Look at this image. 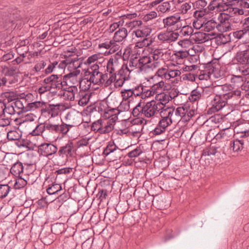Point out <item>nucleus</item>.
Wrapping results in <instances>:
<instances>
[{
    "label": "nucleus",
    "instance_id": "nucleus-1",
    "mask_svg": "<svg viewBox=\"0 0 249 249\" xmlns=\"http://www.w3.org/2000/svg\"><path fill=\"white\" fill-rule=\"evenodd\" d=\"M231 2H226L225 0H219V20H224L225 30L230 27L229 19L232 15L237 14L242 15L245 13L242 8H233Z\"/></svg>",
    "mask_w": 249,
    "mask_h": 249
},
{
    "label": "nucleus",
    "instance_id": "nucleus-2",
    "mask_svg": "<svg viewBox=\"0 0 249 249\" xmlns=\"http://www.w3.org/2000/svg\"><path fill=\"white\" fill-rule=\"evenodd\" d=\"M151 31V29L147 26L140 27L139 29L133 31V35L141 39L136 43V46L143 48L149 46L152 43V40L149 38H147V36L150 35Z\"/></svg>",
    "mask_w": 249,
    "mask_h": 249
},
{
    "label": "nucleus",
    "instance_id": "nucleus-3",
    "mask_svg": "<svg viewBox=\"0 0 249 249\" xmlns=\"http://www.w3.org/2000/svg\"><path fill=\"white\" fill-rule=\"evenodd\" d=\"M193 38L198 44L202 43L210 40L211 44L213 47L216 49L218 47V34L215 32L206 34L197 32L193 34Z\"/></svg>",
    "mask_w": 249,
    "mask_h": 249
},
{
    "label": "nucleus",
    "instance_id": "nucleus-4",
    "mask_svg": "<svg viewBox=\"0 0 249 249\" xmlns=\"http://www.w3.org/2000/svg\"><path fill=\"white\" fill-rule=\"evenodd\" d=\"M163 103L152 100L146 103H144L143 116L147 118H151L156 115L163 107Z\"/></svg>",
    "mask_w": 249,
    "mask_h": 249
},
{
    "label": "nucleus",
    "instance_id": "nucleus-5",
    "mask_svg": "<svg viewBox=\"0 0 249 249\" xmlns=\"http://www.w3.org/2000/svg\"><path fill=\"white\" fill-rule=\"evenodd\" d=\"M164 27L168 31L175 32L182 27L180 16L178 14L170 16L163 19Z\"/></svg>",
    "mask_w": 249,
    "mask_h": 249
},
{
    "label": "nucleus",
    "instance_id": "nucleus-6",
    "mask_svg": "<svg viewBox=\"0 0 249 249\" xmlns=\"http://www.w3.org/2000/svg\"><path fill=\"white\" fill-rule=\"evenodd\" d=\"M219 111L226 105V101L233 97V91L231 86L230 85L224 84L219 85Z\"/></svg>",
    "mask_w": 249,
    "mask_h": 249
},
{
    "label": "nucleus",
    "instance_id": "nucleus-7",
    "mask_svg": "<svg viewBox=\"0 0 249 249\" xmlns=\"http://www.w3.org/2000/svg\"><path fill=\"white\" fill-rule=\"evenodd\" d=\"M114 122V121H107V123H105L100 119L92 123L91 129L101 134H107L113 129Z\"/></svg>",
    "mask_w": 249,
    "mask_h": 249
},
{
    "label": "nucleus",
    "instance_id": "nucleus-8",
    "mask_svg": "<svg viewBox=\"0 0 249 249\" xmlns=\"http://www.w3.org/2000/svg\"><path fill=\"white\" fill-rule=\"evenodd\" d=\"M218 12V0H213L208 6V9H204L196 11L194 16L196 18L199 19L204 17L207 13L216 15Z\"/></svg>",
    "mask_w": 249,
    "mask_h": 249
},
{
    "label": "nucleus",
    "instance_id": "nucleus-9",
    "mask_svg": "<svg viewBox=\"0 0 249 249\" xmlns=\"http://www.w3.org/2000/svg\"><path fill=\"white\" fill-rule=\"evenodd\" d=\"M205 69L209 78L216 83L218 81V58L213 57L206 64Z\"/></svg>",
    "mask_w": 249,
    "mask_h": 249
},
{
    "label": "nucleus",
    "instance_id": "nucleus-10",
    "mask_svg": "<svg viewBox=\"0 0 249 249\" xmlns=\"http://www.w3.org/2000/svg\"><path fill=\"white\" fill-rule=\"evenodd\" d=\"M219 46L222 44H226L229 43L231 40L230 34L227 32L231 29V26L227 30L224 29V20L220 19L219 20Z\"/></svg>",
    "mask_w": 249,
    "mask_h": 249
},
{
    "label": "nucleus",
    "instance_id": "nucleus-11",
    "mask_svg": "<svg viewBox=\"0 0 249 249\" xmlns=\"http://www.w3.org/2000/svg\"><path fill=\"white\" fill-rule=\"evenodd\" d=\"M56 146L51 143H43L38 147V151L42 156L48 157L55 154L57 151Z\"/></svg>",
    "mask_w": 249,
    "mask_h": 249
},
{
    "label": "nucleus",
    "instance_id": "nucleus-12",
    "mask_svg": "<svg viewBox=\"0 0 249 249\" xmlns=\"http://www.w3.org/2000/svg\"><path fill=\"white\" fill-rule=\"evenodd\" d=\"M163 108L160 111V114L161 119L160 120V124L163 125L164 127L168 126L171 124L170 118H171L173 112L172 107H167L163 104Z\"/></svg>",
    "mask_w": 249,
    "mask_h": 249
},
{
    "label": "nucleus",
    "instance_id": "nucleus-13",
    "mask_svg": "<svg viewBox=\"0 0 249 249\" xmlns=\"http://www.w3.org/2000/svg\"><path fill=\"white\" fill-rule=\"evenodd\" d=\"M126 71L127 72H130L132 70H129L128 68L127 65H123L121 69L120 70L119 73L116 74V77L114 81V86L116 88H119L122 87L124 81L128 80V77H126L124 74V71Z\"/></svg>",
    "mask_w": 249,
    "mask_h": 249
},
{
    "label": "nucleus",
    "instance_id": "nucleus-14",
    "mask_svg": "<svg viewBox=\"0 0 249 249\" xmlns=\"http://www.w3.org/2000/svg\"><path fill=\"white\" fill-rule=\"evenodd\" d=\"M158 39L162 43H170L175 41L178 39V35L176 32L170 31L162 32L158 35Z\"/></svg>",
    "mask_w": 249,
    "mask_h": 249
},
{
    "label": "nucleus",
    "instance_id": "nucleus-15",
    "mask_svg": "<svg viewBox=\"0 0 249 249\" xmlns=\"http://www.w3.org/2000/svg\"><path fill=\"white\" fill-rule=\"evenodd\" d=\"M141 66V71H145L147 68H155L158 62H153L150 54L148 56H143L139 58Z\"/></svg>",
    "mask_w": 249,
    "mask_h": 249
},
{
    "label": "nucleus",
    "instance_id": "nucleus-16",
    "mask_svg": "<svg viewBox=\"0 0 249 249\" xmlns=\"http://www.w3.org/2000/svg\"><path fill=\"white\" fill-rule=\"evenodd\" d=\"M172 112L173 114L170 118L171 124L172 123H178L179 122L183 116H185V112H186V109L183 107H179L176 109L173 106H172Z\"/></svg>",
    "mask_w": 249,
    "mask_h": 249
},
{
    "label": "nucleus",
    "instance_id": "nucleus-17",
    "mask_svg": "<svg viewBox=\"0 0 249 249\" xmlns=\"http://www.w3.org/2000/svg\"><path fill=\"white\" fill-rule=\"evenodd\" d=\"M67 81L68 80L65 78L64 75L56 74L51 90L53 89H64L65 87L69 86Z\"/></svg>",
    "mask_w": 249,
    "mask_h": 249
},
{
    "label": "nucleus",
    "instance_id": "nucleus-18",
    "mask_svg": "<svg viewBox=\"0 0 249 249\" xmlns=\"http://www.w3.org/2000/svg\"><path fill=\"white\" fill-rule=\"evenodd\" d=\"M115 77V76H113V75H110L108 72L104 74L101 72L97 85L107 87L111 85L113 81H114Z\"/></svg>",
    "mask_w": 249,
    "mask_h": 249
},
{
    "label": "nucleus",
    "instance_id": "nucleus-19",
    "mask_svg": "<svg viewBox=\"0 0 249 249\" xmlns=\"http://www.w3.org/2000/svg\"><path fill=\"white\" fill-rule=\"evenodd\" d=\"M237 61L242 64H249V49L238 52L235 56Z\"/></svg>",
    "mask_w": 249,
    "mask_h": 249
},
{
    "label": "nucleus",
    "instance_id": "nucleus-20",
    "mask_svg": "<svg viewBox=\"0 0 249 249\" xmlns=\"http://www.w3.org/2000/svg\"><path fill=\"white\" fill-rule=\"evenodd\" d=\"M121 152V149L115 145L113 142H109L107 146L104 148L103 155L107 156L113 153H115L116 154L117 153L120 154Z\"/></svg>",
    "mask_w": 249,
    "mask_h": 249
},
{
    "label": "nucleus",
    "instance_id": "nucleus-21",
    "mask_svg": "<svg viewBox=\"0 0 249 249\" xmlns=\"http://www.w3.org/2000/svg\"><path fill=\"white\" fill-rule=\"evenodd\" d=\"M1 96L3 99V102L5 104H10L18 98V95L14 91H7L1 93Z\"/></svg>",
    "mask_w": 249,
    "mask_h": 249
},
{
    "label": "nucleus",
    "instance_id": "nucleus-22",
    "mask_svg": "<svg viewBox=\"0 0 249 249\" xmlns=\"http://www.w3.org/2000/svg\"><path fill=\"white\" fill-rule=\"evenodd\" d=\"M120 69H119V64L113 62V60H108L107 64V71L110 75L116 76V74L119 73Z\"/></svg>",
    "mask_w": 249,
    "mask_h": 249
},
{
    "label": "nucleus",
    "instance_id": "nucleus-23",
    "mask_svg": "<svg viewBox=\"0 0 249 249\" xmlns=\"http://www.w3.org/2000/svg\"><path fill=\"white\" fill-rule=\"evenodd\" d=\"M80 117L78 112L75 111H70L66 116V119L72 123L73 126L78 125L80 124Z\"/></svg>",
    "mask_w": 249,
    "mask_h": 249
},
{
    "label": "nucleus",
    "instance_id": "nucleus-24",
    "mask_svg": "<svg viewBox=\"0 0 249 249\" xmlns=\"http://www.w3.org/2000/svg\"><path fill=\"white\" fill-rule=\"evenodd\" d=\"M74 71L72 72L69 73L68 74L65 75V78L68 80V83L69 85L70 84H75L78 82L77 79V77L79 75L80 71L78 69H74Z\"/></svg>",
    "mask_w": 249,
    "mask_h": 249
},
{
    "label": "nucleus",
    "instance_id": "nucleus-25",
    "mask_svg": "<svg viewBox=\"0 0 249 249\" xmlns=\"http://www.w3.org/2000/svg\"><path fill=\"white\" fill-rule=\"evenodd\" d=\"M23 164L19 161L14 163L10 169V172L12 175L15 177H20V175L23 172Z\"/></svg>",
    "mask_w": 249,
    "mask_h": 249
},
{
    "label": "nucleus",
    "instance_id": "nucleus-26",
    "mask_svg": "<svg viewBox=\"0 0 249 249\" xmlns=\"http://www.w3.org/2000/svg\"><path fill=\"white\" fill-rule=\"evenodd\" d=\"M61 106L60 104H56L55 105L49 104L48 106L46 107V111L49 115H51V118L54 117L58 115Z\"/></svg>",
    "mask_w": 249,
    "mask_h": 249
},
{
    "label": "nucleus",
    "instance_id": "nucleus-27",
    "mask_svg": "<svg viewBox=\"0 0 249 249\" xmlns=\"http://www.w3.org/2000/svg\"><path fill=\"white\" fill-rule=\"evenodd\" d=\"M73 148V144L72 142H69L65 145L61 146L58 151V155L61 156L63 155L71 156V151Z\"/></svg>",
    "mask_w": 249,
    "mask_h": 249
},
{
    "label": "nucleus",
    "instance_id": "nucleus-28",
    "mask_svg": "<svg viewBox=\"0 0 249 249\" xmlns=\"http://www.w3.org/2000/svg\"><path fill=\"white\" fill-rule=\"evenodd\" d=\"M127 36V31L125 28H119L114 35V39L115 41L121 42L126 38Z\"/></svg>",
    "mask_w": 249,
    "mask_h": 249
},
{
    "label": "nucleus",
    "instance_id": "nucleus-29",
    "mask_svg": "<svg viewBox=\"0 0 249 249\" xmlns=\"http://www.w3.org/2000/svg\"><path fill=\"white\" fill-rule=\"evenodd\" d=\"M244 69H239V71H241ZM248 78L247 76H244L242 74V75H232L230 76L229 79L231 80V82L234 84H237V86H241L242 87V85H243L244 83V81L245 79Z\"/></svg>",
    "mask_w": 249,
    "mask_h": 249
},
{
    "label": "nucleus",
    "instance_id": "nucleus-30",
    "mask_svg": "<svg viewBox=\"0 0 249 249\" xmlns=\"http://www.w3.org/2000/svg\"><path fill=\"white\" fill-rule=\"evenodd\" d=\"M194 32V29L193 28L189 25L184 26L183 27H181L179 32L176 33L178 35V36H193Z\"/></svg>",
    "mask_w": 249,
    "mask_h": 249
},
{
    "label": "nucleus",
    "instance_id": "nucleus-31",
    "mask_svg": "<svg viewBox=\"0 0 249 249\" xmlns=\"http://www.w3.org/2000/svg\"><path fill=\"white\" fill-rule=\"evenodd\" d=\"M71 91L68 90L59 93L58 96L65 100L73 101L74 100L75 94L72 90V88H71Z\"/></svg>",
    "mask_w": 249,
    "mask_h": 249
},
{
    "label": "nucleus",
    "instance_id": "nucleus-32",
    "mask_svg": "<svg viewBox=\"0 0 249 249\" xmlns=\"http://www.w3.org/2000/svg\"><path fill=\"white\" fill-rule=\"evenodd\" d=\"M40 236L42 242L46 245H50L54 241L53 233H49L48 234H46L45 233L41 231L40 234Z\"/></svg>",
    "mask_w": 249,
    "mask_h": 249
},
{
    "label": "nucleus",
    "instance_id": "nucleus-33",
    "mask_svg": "<svg viewBox=\"0 0 249 249\" xmlns=\"http://www.w3.org/2000/svg\"><path fill=\"white\" fill-rule=\"evenodd\" d=\"M51 231L54 234H60L65 231V225L62 223L54 224L52 226Z\"/></svg>",
    "mask_w": 249,
    "mask_h": 249
},
{
    "label": "nucleus",
    "instance_id": "nucleus-34",
    "mask_svg": "<svg viewBox=\"0 0 249 249\" xmlns=\"http://www.w3.org/2000/svg\"><path fill=\"white\" fill-rule=\"evenodd\" d=\"M143 102H140L133 109L132 114L134 117H137L143 115Z\"/></svg>",
    "mask_w": 249,
    "mask_h": 249
},
{
    "label": "nucleus",
    "instance_id": "nucleus-35",
    "mask_svg": "<svg viewBox=\"0 0 249 249\" xmlns=\"http://www.w3.org/2000/svg\"><path fill=\"white\" fill-rule=\"evenodd\" d=\"M230 142L231 148H232L233 151L237 152L243 148L245 140L243 139L236 140L234 141L232 143H231V142Z\"/></svg>",
    "mask_w": 249,
    "mask_h": 249
},
{
    "label": "nucleus",
    "instance_id": "nucleus-36",
    "mask_svg": "<svg viewBox=\"0 0 249 249\" xmlns=\"http://www.w3.org/2000/svg\"><path fill=\"white\" fill-rule=\"evenodd\" d=\"M62 190V187L59 184H53L47 189V192L49 195H58Z\"/></svg>",
    "mask_w": 249,
    "mask_h": 249
},
{
    "label": "nucleus",
    "instance_id": "nucleus-37",
    "mask_svg": "<svg viewBox=\"0 0 249 249\" xmlns=\"http://www.w3.org/2000/svg\"><path fill=\"white\" fill-rule=\"evenodd\" d=\"M11 103L17 110V113L18 114H19L20 112L26 111L25 107H24L22 102L18 98Z\"/></svg>",
    "mask_w": 249,
    "mask_h": 249
},
{
    "label": "nucleus",
    "instance_id": "nucleus-38",
    "mask_svg": "<svg viewBox=\"0 0 249 249\" xmlns=\"http://www.w3.org/2000/svg\"><path fill=\"white\" fill-rule=\"evenodd\" d=\"M218 27V24L217 23L215 20H214L213 18L211 20L207 21L206 23H205L204 25V30L206 32H210L213 29H214L215 28Z\"/></svg>",
    "mask_w": 249,
    "mask_h": 249
},
{
    "label": "nucleus",
    "instance_id": "nucleus-39",
    "mask_svg": "<svg viewBox=\"0 0 249 249\" xmlns=\"http://www.w3.org/2000/svg\"><path fill=\"white\" fill-rule=\"evenodd\" d=\"M21 137L20 132L17 130H11L7 133V138L9 141L18 140Z\"/></svg>",
    "mask_w": 249,
    "mask_h": 249
},
{
    "label": "nucleus",
    "instance_id": "nucleus-40",
    "mask_svg": "<svg viewBox=\"0 0 249 249\" xmlns=\"http://www.w3.org/2000/svg\"><path fill=\"white\" fill-rule=\"evenodd\" d=\"M96 73L99 71V65L98 64V62H96L93 64L89 65V68L85 72V76H88V75L91 74L93 72Z\"/></svg>",
    "mask_w": 249,
    "mask_h": 249
},
{
    "label": "nucleus",
    "instance_id": "nucleus-41",
    "mask_svg": "<svg viewBox=\"0 0 249 249\" xmlns=\"http://www.w3.org/2000/svg\"><path fill=\"white\" fill-rule=\"evenodd\" d=\"M163 54L164 53L163 52L162 50L157 49L153 50V51L150 54V55L151 57L153 62H158L157 61L159 60V59L162 57Z\"/></svg>",
    "mask_w": 249,
    "mask_h": 249
},
{
    "label": "nucleus",
    "instance_id": "nucleus-42",
    "mask_svg": "<svg viewBox=\"0 0 249 249\" xmlns=\"http://www.w3.org/2000/svg\"><path fill=\"white\" fill-rule=\"evenodd\" d=\"M164 82L163 81H160L151 86L150 89L152 90L153 93H160L163 89H164Z\"/></svg>",
    "mask_w": 249,
    "mask_h": 249
},
{
    "label": "nucleus",
    "instance_id": "nucleus-43",
    "mask_svg": "<svg viewBox=\"0 0 249 249\" xmlns=\"http://www.w3.org/2000/svg\"><path fill=\"white\" fill-rule=\"evenodd\" d=\"M139 62V58L135 55H132L129 60V66L131 68H138L141 70V65Z\"/></svg>",
    "mask_w": 249,
    "mask_h": 249
},
{
    "label": "nucleus",
    "instance_id": "nucleus-44",
    "mask_svg": "<svg viewBox=\"0 0 249 249\" xmlns=\"http://www.w3.org/2000/svg\"><path fill=\"white\" fill-rule=\"evenodd\" d=\"M171 4L169 2H164L161 4L159 5L157 9L158 11H160L161 13H166L169 12L171 10Z\"/></svg>",
    "mask_w": 249,
    "mask_h": 249
},
{
    "label": "nucleus",
    "instance_id": "nucleus-45",
    "mask_svg": "<svg viewBox=\"0 0 249 249\" xmlns=\"http://www.w3.org/2000/svg\"><path fill=\"white\" fill-rule=\"evenodd\" d=\"M42 105L43 104L40 101L28 103L27 106L25 107V111H28L29 110H35L37 108L41 107Z\"/></svg>",
    "mask_w": 249,
    "mask_h": 249
},
{
    "label": "nucleus",
    "instance_id": "nucleus-46",
    "mask_svg": "<svg viewBox=\"0 0 249 249\" xmlns=\"http://www.w3.org/2000/svg\"><path fill=\"white\" fill-rule=\"evenodd\" d=\"M101 74V72L100 71L96 73H95L94 72L93 73H91V74L88 75V76H89V77H87V79L88 81L90 83H92L94 85H97L99 79L100 78Z\"/></svg>",
    "mask_w": 249,
    "mask_h": 249
},
{
    "label": "nucleus",
    "instance_id": "nucleus-47",
    "mask_svg": "<svg viewBox=\"0 0 249 249\" xmlns=\"http://www.w3.org/2000/svg\"><path fill=\"white\" fill-rule=\"evenodd\" d=\"M10 187L8 184H0V198L5 197L8 194Z\"/></svg>",
    "mask_w": 249,
    "mask_h": 249
},
{
    "label": "nucleus",
    "instance_id": "nucleus-48",
    "mask_svg": "<svg viewBox=\"0 0 249 249\" xmlns=\"http://www.w3.org/2000/svg\"><path fill=\"white\" fill-rule=\"evenodd\" d=\"M119 109H117L115 108L112 109V111L115 113V115L119 114L121 111H127L129 109V105L128 103H123L122 102L119 107H118Z\"/></svg>",
    "mask_w": 249,
    "mask_h": 249
},
{
    "label": "nucleus",
    "instance_id": "nucleus-49",
    "mask_svg": "<svg viewBox=\"0 0 249 249\" xmlns=\"http://www.w3.org/2000/svg\"><path fill=\"white\" fill-rule=\"evenodd\" d=\"M73 126V125L67 124L64 123H62L61 124H58V133H62V134H66L69 131L70 128Z\"/></svg>",
    "mask_w": 249,
    "mask_h": 249
},
{
    "label": "nucleus",
    "instance_id": "nucleus-50",
    "mask_svg": "<svg viewBox=\"0 0 249 249\" xmlns=\"http://www.w3.org/2000/svg\"><path fill=\"white\" fill-rule=\"evenodd\" d=\"M182 107H183L186 109L187 111L185 112V116H183V119L185 121L189 120L195 115V110L192 109H190L189 107L187 105H184Z\"/></svg>",
    "mask_w": 249,
    "mask_h": 249
},
{
    "label": "nucleus",
    "instance_id": "nucleus-51",
    "mask_svg": "<svg viewBox=\"0 0 249 249\" xmlns=\"http://www.w3.org/2000/svg\"><path fill=\"white\" fill-rule=\"evenodd\" d=\"M229 76L228 67L226 65L221 66L219 70V77H223L226 80L227 79H229Z\"/></svg>",
    "mask_w": 249,
    "mask_h": 249
},
{
    "label": "nucleus",
    "instance_id": "nucleus-52",
    "mask_svg": "<svg viewBox=\"0 0 249 249\" xmlns=\"http://www.w3.org/2000/svg\"><path fill=\"white\" fill-rule=\"evenodd\" d=\"M46 128V124H40L37 125L35 129H34L31 134L33 136H38L41 134Z\"/></svg>",
    "mask_w": 249,
    "mask_h": 249
},
{
    "label": "nucleus",
    "instance_id": "nucleus-53",
    "mask_svg": "<svg viewBox=\"0 0 249 249\" xmlns=\"http://www.w3.org/2000/svg\"><path fill=\"white\" fill-rule=\"evenodd\" d=\"M201 97V94L200 92L196 89L192 91L189 98L190 101L195 102L199 100Z\"/></svg>",
    "mask_w": 249,
    "mask_h": 249
},
{
    "label": "nucleus",
    "instance_id": "nucleus-54",
    "mask_svg": "<svg viewBox=\"0 0 249 249\" xmlns=\"http://www.w3.org/2000/svg\"><path fill=\"white\" fill-rule=\"evenodd\" d=\"M58 65V62L54 61L53 62H50L47 68L43 71L45 74H48L52 73L56 68Z\"/></svg>",
    "mask_w": 249,
    "mask_h": 249
},
{
    "label": "nucleus",
    "instance_id": "nucleus-55",
    "mask_svg": "<svg viewBox=\"0 0 249 249\" xmlns=\"http://www.w3.org/2000/svg\"><path fill=\"white\" fill-rule=\"evenodd\" d=\"M48 123L46 124V129L51 131L58 133V128H59L58 124H53L51 118L48 120Z\"/></svg>",
    "mask_w": 249,
    "mask_h": 249
},
{
    "label": "nucleus",
    "instance_id": "nucleus-56",
    "mask_svg": "<svg viewBox=\"0 0 249 249\" xmlns=\"http://www.w3.org/2000/svg\"><path fill=\"white\" fill-rule=\"evenodd\" d=\"M55 75L56 74H52L45 78L42 81L43 84L47 85L48 87H50V89L51 90Z\"/></svg>",
    "mask_w": 249,
    "mask_h": 249
},
{
    "label": "nucleus",
    "instance_id": "nucleus-57",
    "mask_svg": "<svg viewBox=\"0 0 249 249\" xmlns=\"http://www.w3.org/2000/svg\"><path fill=\"white\" fill-rule=\"evenodd\" d=\"M117 42H119V41H115L114 38L113 39L109 40L110 43V53H113L117 51H118L120 49V45L117 43Z\"/></svg>",
    "mask_w": 249,
    "mask_h": 249
},
{
    "label": "nucleus",
    "instance_id": "nucleus-58",
    "mask_svg": "<svg viewBox=\"0 0 249 249\" xmlns=\"http://www.w3.org/2000/svg\"><path fill=\"white\" fill-rule=\"evenodd\" d=\"M16 113H17V110L12 103L5 104L4 114L7 113L9 115H14Z\"/></svg>",
    "mask_w": 249,
    "mask_h": 249
},
{
    "label": "nucleus",
    "instance_id": "nucleus-59",
    "mask_svg": "<svg viewBox=\"0 0 249 249\" xmlns=\"http://www.w3.org/2000/svg\"><path fill=\"white\" fill-rule=\"evenodd\" d=\"M167 126H165L160 124V121H159L157 126L152 132L153 135H158L163 133L165 131V129Z\"/></svg>",
    "mask_w": 249,
    "mask_h": 249
},
{
    "label": "nucleus",
    "instance_id": "nucleus-60",
    "mask_svg": "<svg viewBox=\"0 0 249 249\" xmlns=\"http://www.w3.org/2000/svg\"><path fill=\"white\" fill-rule=\"evenodd\" d=\"M82 64V62L80 61L77 57L74 59L71 60L70 59V67L73 68V69H78L80 68Z\"/></svg>",
    "mask_w": 249,
    "mask_h": 249
},
{
    "label": "nucleus",
    "instance_id": "nucleus-61",
    "mask_svg": "<svg viewBox=\"0 0 249 249\" xmlns=\"http://www.w3.org/2000/svg\"><path fill=\"white\" fill-rule=\"evenodd\" d=\"M247 30L246 27L243 30L237 31L234 33V36L235 37L238 39H241L242 38H245L247 39V34L246 33Z\"/></svg>",
    "mask_w": 249,
    "mask_h": 249
},
{
    "label": "nucleus",
    "instance_id": "nucleus-62",
    "mask_svg": "<svg viewBox=\"0 0 249 249\" xmlns=\"http://www.w3.org/2000/svg\"><path fill=\"white\" fill-rule=\"evenodd\" d=\"M181 72L179 70H168V73L165 75L166 79L169 80L171 78H174L180 74Z\"/></svg>",
    "mask_w": 249,
    "mask_h": 249
},
{
    "label": "nucleus",
    "instance_id": "nucleus-63",
    "mask_svg": "<svg viewBox=\"0 0 249 249\" xmlns=\"http://www.w3.org/2000/svg\"><path fill=\"white\" fill-rule=\"evenodd\" d=\"M207 2L205 0H197L193 3L194 7L198 10L204 9V8L207 5Z\"/></svg>",
    "mask_w": 249,
    "mask_h": 249
},
{
    "label": "nucleus",
    "instance_id": "nucleus-64",
    "mask_svg": "<svg viewBox=\"0 0 249 249\" xmlns=\"http://www.w3.org/2000/svg\"><path fill=\"white\" fill-rule=\"evenodd\" d=\"M122 96L124 100H127L129 98L133 95V92L131 89H124L121 91Z\"/></svg>",
    "mask_w": 249,
    "mask_h": 249
}]
</instances>
